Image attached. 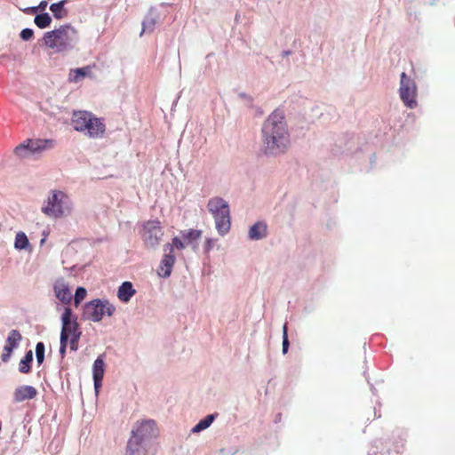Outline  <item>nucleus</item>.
<instances>
[{
	"label": "nucleus",
	"mask_w": 455,
	"mask_h": 455,
	"mask_svg": "<svg viewBox=\"0 0 455 455\" xmlns=\"http://www.w3.org/2000/svg\"><path fill=\"white\" fill-rule=\"evenodd\" d=\"M265 152L279 155L286 151L290 145V134L284 120V114L275 109L265 121L262 127Z\"/></svg>",
	"instance_id": "f257e3e1"
},
{
	"label": "nucleus",
	"mask_w": 455,
	"mask_h": 455,
	"mask_svg": "<svg viewBox=\"0 0 455 455\" xmlns=\"http://www.w3.org/2000/svg\"><path fill=\"white\" fill-rule=\"evenodd\" d=\"M77 30L70 24H65L58 28L44 33V44L60 53L74 48L78 40Z\"/></svg>",
	"instance_id": "f03ea898"
},
{
	"label": "nucleus",
	"mask_w": 455,
	"mask_h": 455,
	"mask_svg": "<svg viewBox=\"0 0 455 455\" xmlns=\"http://www.w3.org/2000/svg\"><path fill=\"white\" fill-rule=\"evenodd\" d=\"M71 122L76 131L84 132L89 138H101L106 132L104 120L89 111H74Z\"/></svg>",
	"instance_id": "7ed1b4c3"
},
{
	"label": "nucleus",
	"mask_w": 455,
	"mask_h": 455,
	"mask_svg": "<svg viewBox=\"0 0 455 455\" xmlns=\"http://www.w3.org/2000/svg\"><path fill=\"white\" fill-rule=\"evenodd\" d=\"M156 435L157 428L154 420L148 419L138 422L128 441L129 454L138 455L139 446H141L142 443H148Z\"/></svg>",
	"instance_id": "20e7f679"
},
{
	"label": "nucleus",
	"mask_w": 455,
	"mask_h": 455,
	"mask_svg": "<svg viewBox=\"0 0 455 455\" xmlns=\"http://www.w3.org/2000/svg\"><path fill=\"white\" fill-rule=\"evenodd\" d=\"M207 209L215 220V226L220 235H225L230 230L231 218L228 202L221 197H212L208 201Z\"/></svg>",
	"instance_id": "39448f33"
},
{
	"label": "nucleus",
	"mask_w": 455,
	"mask_h": 455,
	"mask_svg": "<svg viewBox=\"0 0 455 455\" xmlns=\"http://www.w3.org/2000/svg\"><path fill=\"white\" fill-rule=\"evenodd\" d=\"M164 229L159 220H147L139 228V235L147 249L157 247L164 236Z\"/></svg>",
	"instance_id": "423d86ee"
},
{
	"label": "nucleus",
	"mask_w": 455,
	"mask_h": 455,
	"mask_svg": "<svg viewBox=\"0 0 455 455\" xmlns=\"http://www.w3.org/2000/svg\"><path fill=\"white\" fill-rule=\"evenodd\" d=\"M70 210L68 197L61 191H53L48 197L47 204L42 207V212L52 218H60Z\"/></svg>",
	"instance_id": "0eeeda50"
},
{
	"label": "nucleus",
	"mask_w": 455,
	"mask_h": 455,
	"mask_svg": "<svg viewBox=\"0 0 455 455\" xmlns=\"http://www.w3.org/2000/svg\"><path fill=\"white\" fill-rule=\"evenodd\" d=\"M72 310L70 307H66L61 317L62 328L60 332V339H69V346L71 350L78 348V341L81 336L78 323L76 321L71 320Z\"/></svg>",
	"instance_id": "6e6552de"
},
{
	"label": "nucleus",
	"mask_w": 455,
	"mask_h": 455,
	"mask_svg": "<svg viewBox=\"0 0 455 455\" xmlns=\"http://www.w3.org/2000/svg\"><path fill=\"white\" fill-rule=\"evenodd\" d=\"M114 312L115 307L108 300L97 299L86 303L84 314L89 320L100 322L104 315L111 316Z\"/></svg>",
	"instance_id": "1a4fd4ad"
},
{
	"label": "nucleus",
	"mask_w": 455,
	"mask_h": 455,
	"mask_svg": "<svg viewBox=\"0 0 455 455\" xmlns=\"http://www.w3.org/2000/svg\"><path fill=\"white\" fill-rule=\"evenodd\" d=\"M399 94L403 104L412 109L418 106L417 85L404 72L401 74Z\"/></svg>",
	"instance_id": "9d476101"
},
{
	"label": "nucleus",
	"mask_w": 455,
	"mask_h": 455,
	"mask_svg": "<svg viewBox=\"0 0 455 455\" xmlns=\"http://www.w3.org/2000/svg\"><path fill=\"white\" fill-rule=\"evenodd\" d=\"M53 146L52 140H28L15 148V154L20 157H26L28 152L37 153L50 148Z\"/></svg>",
	"instance_id": "9b49d317"
},
{
	"label": "nucleus",
	"mask_w": 455,
	"mask_h": 455,
	"mask_svg": "<svg viewBox=\"0 0 455 455\" xmlns=\"http://www.w3.org/2000/svg\"><path fill=\"white\" fill-rule=\"evenodd\" d=\"M53 290L56 297L64 304H69L72 299V292L68 284L64 279H58L54 285Z\"/></svg>",
	"instance_id": "f8f14e48"
},
{
	"label": "nucleus",
	"mask_w": 455,
	"mask_h": 455,
	"mask_svg": "<svg viewBox=\"0 0 455 455\" xmlns=\"http://www.w3.org/2000/svg\"><path fill=\"white\" fill-rule=\"evenodd\" d=\"M37 395V390L28 385L20 386L13 392V402L22 403L26 400H32Z\"/></svg>",
	"instance_id": "ddd939ff"
},
{
	"label": "nucleus",
	"mask_w": 455,
	"mask_h": 455,
	"mask_svg": "<svg viewBox=\"0 0 455 455\" xmlns=\"http://www.w3.org/2000/svg\"><path fill=\"white\" fill-rule=\"evenodd\" d=\"M175 263V255L172 253V249L171 248V251H165L160 266L157 269V273L161 277L166 278L171 275L172 267Z\"/></svg>",
	"instance_id": "4468645a"
},
{
	"label": "nucleus",
	"mask_w": 455,
	"mask_h": 455,
	"mask_svg": "<svg viewBox=\"0 0 455 455\" xmlns=\"http://www.w3.org/2000/svg\"><path fill=\"white\" fill-rule=\"evenodd\" d=\"M104 366L105 363L101 356H99L93 363V380H94V387L95 390L98 391V389L101 387L103 376H104Z\"/></svg>",
	"instance_id": "2eb2a0df"
},
{
	"label": "nucleus",
	"mask_w": 455,
	"mask_h": 455,
	"mask_svg": "<svg viewBox=\"0 0 455 455\" xmlns=\"http://www.w3.org/2000/svg\"><path fill=\"white\" fill-rule=\"evenodd\" d=\"M86 76H92V66L90 65L71 69L68 75V81L72 83H78Z\"/></svg>",
	"instance_id": "dca6fc26"
},
{
	"label": "nucleus",
	"mask_w": 455,
	"mask_h": 455,
	"mask_svg": "<svg viewBox=\"0 0 455 455\" xmlns=\"http://www.w3.org/2000/svg\"><path fill=\"white\" fill-rule=\"evenodd\" d=\"M135 292L131 282H124L118 289L117 296L121 301L128 302Z\"/></svg>",
	"instance_id": "f3484780"
},
{
	"label": "nucleus",
	"mask_w": 455,
	"mask_h": 455,
	"mask_svg": "<svg viewBox=\"0 0 455 455\" xmlns=\"http://www.w3.org/2000/svg\"><path fill=\"white\" fill-rule=\"evenodd\" d=\"M267 225L263 222L255 223L249 230V237L251 240H259L267 235Z\"/></svg>",
	"instance_id": "a211bd4d"
},
{
	"label": "nucleus",
	"mask_w": 455,
	"mask_h": 455,
	"mask_svg": "<svg viewBox=\"0 0 455 455\" xmlns=\"http://www.w3.org/2000/svg\"><path fill=\"white\" fill-rule=\"evenodd\" d=\"M67 0L60 1L50 5V10L52 12L54 18L58 20L64 19L68 16V10L65 8Z\"/></svg>",
	"instance_id": "6ab92c4d"
},
{
	"label": "nucleus",
	"mask_w": 455,
	"mask_h": 455,
	"mask_svg": "<svg viewBox=\"0 0 455 455\" xmlns=\"http://www.w3.org/2000/svg\"><path fill=\"white\" fill-rule=\"evenodd\" d=\"M33 362V352L28 350L26 352L25 356L19 363V371L21 373H28L31 370V363Z\"/></svg>",
	"instance_id": "aec40b11"
},
{
	"label": "nucleus",
	"mask_w": 455,
	"mask_h": 455,
	"mask_svg": "<svg viewBox=\"0 0 455 455\" xmlns=\"http://www.w3.org/2000/svg\"><path fill=\"white\" fill-rule=\"evenodd\" d=\"M22 339V336L21 334L20 333L19 331L17 330H12L10 332H9V335H8V338L6 339V343L5 345L7 347H12V349H15L20 341Z\"/></svg>",
	"instance_id": "412c9836"
},
{
	"label": "nucleus",
	"mask_w": 455,
	"mask_h": 455,
	"mask_svg": "<svg viewBox=\"0 0 455 455\" xmlns=\"http://www.w3.org/2000/svg\"><path fill=\"white\" fill-rule=\"evenodd\" d=\"M215 419L214 414L207 415L204 419H201L193 428V433H198L209 427Z\"/></svg>",
	"instance_id": "4be33fe9"
},
{
	"label": "nucleus",
	"mask_w": 455,
	"mask_h": 455,
	"mask_svg": "<svg viewBox=\"0 0 455 455\" xmlns=\"http://www.w3.org/2000/svg\"><path fill=\"white\" fill-rule=\"evenodd\" d=\"M34 22L39 28H45L51 25L52 18L49 13L44 12L37 14L35 17Z\"/></svg>",
	"instance_id": "5701e85b"
},
{
	"label": "nucleus",
	"mask_w": 455,
	"mask_h": 455,
	"mask_svg": "<svg viewBox=\"0 0 455 455\" xmlns=\"http://www.w3.org/2000/svg\"><path fill=\"white\" fill-rule=\"evenodd\" d=\"M28 244L29 242L26 234L23 232L17 233L14 243L15 248L19 250L26 249Z\"/></svg>",
	"instance_id": "b1692460"
},
{
	"label": "nucleus",
	"mask_w": 455,
	"mask_h": 455,
	"mask_svg": "<svg viewBox=\"0 0 455 455\" xmlns=\"http://www.w3.org/2000/svg\"><path fill=\"white\" fill-rule=\"evenodd\" d=\"M185 247H186L185 243L182 242L179 237L176 236V237L172 238L171 243H166L164 245V251H171V248L173 251L174 248H176L178 250H182Z\"/></svg>",
	"instance_id": "393cba45"
},
{
	"label": "nucleus",
	"mask_w": 455,
	"mask_h": 455,
	"mask_svg": "<svg viewBox=\"0 0 455 455\" xmlns=\"http://www.w3.org/2000/svg\"><path fill=\"white\" fill-rule=\"evenodd\" d=\"M184 239L188 240V241H194V240H197L201 237L202 235V231L201 230H196V229H189L186 232H184L182 234Z\"/></svg>",
	"instance_id": "a878e982"
},
{
	"label": "nucleus",
	"mask_w": 455,
	"mask_h": 455,
	"mask_svg": "<svg viewBox=\"0 0 455 455\" xmlns=\"http://www.w3.org/2000/svg\"><path fill=\"white\" fill-rule=\"evenodd\" d=\"M36 356L38 364L43 363L44 360V345L43 342H38L36 346Z\"/></svg>",
	"instance_id": "bb28decb"
},
{
	"label": "nucleus",
	"mask_w": 455,
	"mask_h": 455,
	"mask_svg": "<svg viewBox=\"0 0 455 455\" xmlns=\"http://www.w3.org/2000/svg\"><path fill=\"white\" fill-rule=\"evenodd\" d=\"M87 291L84 287H78L75 294V305L77 307L86 297Z\"/></svg>",
	"instance_id": "cd10ccee"
},
{
	"label": "nucleus",
	"mask_w": 455,
	"mask_h": 455,
	"mask_svg": "<svg viewBox=\"0 0 455 455\" xmlns=\"http://www.w3.org/2000/svg\"><path fill=\"white\" fill-rule=\"evenodd\" d=\"M288 328L287 323H284L283 326V353L286 354L289 348V339H288Z\"/></svg>",
	"instance_id": "c85d7f7f"
},
{
	"label": "nucleus",
	"mask_w": 455,
	"mask_h": 455,
	"mask_svg": "<svg viewBox=\"0 0 455 455\" xmlns=\"http://www.w3.org/2000/svg\"><path fill=\"white\" fill-rule=\"evenodd\" d=\"M156 25V20L155 19L151 18V17H148L144 21H143V29H142V32H145V31H152L154 27Z\"/></svg>",
	"instance_id": "c756f323"
},
{
	"label": "nucleus",
	"mask_w": 455,
	"mask_h": 455,
	"mask_svg": "<svg viewBox=\"0 0 455 455\" xmlns=\"http://www.w3.org/2000/svg\"><path fill=\"white\" fill-rule=\"evenodd\" d=\"M13 349L10 347H7L6 345L4 347V350H3V353H2V355H1V358H2V361L6 363L9 361L11 355H12V353Z\"/></svg>",
	"instance_id": "7c9ffc66"
},
{
	"label": "nucleus",
	"mask_w": 455,
	"mask_h": 455,
	"mask_svg": "<svg viewBox=\"0 0 455 455\" xmlns=\"http://www.w3.org/2000/svg\"><path fill=\"white\" fill-rule=\"evenodd\" d=\"M34 36V31L31 28H24L20 32V37L24 41H28Z\"/></svg>",
	"instance_id": "2f4dec72"
},
{
	"label": "nucleus",
	"mask_w": 455,
	"mask_h": 455,
	"mask_svg": "<svg viewBox=\"0 0 455 455\" xmlns=\"http://www.w3.org/2000/svg\"><path fill=\"white\" fill-rule=\"evenodd\" d=\"M215 244V240L212 238H207L204 243V251L206 252L210 251Z\"/></svg>",
	"instance_id": "473e14b6"
},
{
	"label": "nucleus",
	"mask_w": 455,
	"mask_h": 455,
	"mask_svg": "<svg viewBox=\"0 0 455 455\" xmlns=\"http://www.w3.org/2000/svg\"><path fill=\"white\" fill-rule=\"evenodd\" d=\"M68 342V341L66 339H64V340L60 339V354L61 355L62 357H64V355H65Z\"/></svg>",
	"instance_id": "72a5a7b5"
},
{
	"label": "nucleus",
	"mask_w": 455,
	"mask_h": 455,
	"mask_svg": "<svg viewBox=\"0 0 455 455\" xmlns=\"http://www.w3.org/2000/svg\"><path fill=\"white\" fill-rule=\"evenodd\" d=\"M46 6H47V2L46 1H42L37 7H33L30 10H31L32 12H36L38 10L44 11Z\"/></svg>",
	"instance_id": "f704fd0d"
}]
</instances>
